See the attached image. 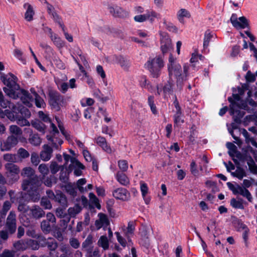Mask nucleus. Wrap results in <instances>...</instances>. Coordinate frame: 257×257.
Here are the masks:
<instances>
[{
  "label": "nucleus",
  "mask_w": 257,
  "mask_h": 257,
  "mask_svg": "<svg viewBox=\"0 0 257 257\" xmlns=\"http://www.w3.org/2000/svg\"><path fill=\"white\" fill-rule=\"evenodd\" d=\"M21 175L28 178L23 181V189L28 191L33 201H38L40 197L38 190L39 182L38 177L35 175L34 170L30 167H25L23 169Z\"/></svg>",
  "instance_id": "obj_1"
},
{
  "label": "nucleus",
  "mask_w": 257,
  "mask_h": 257,
  "mask_svg": "<svg viewBox=\"0 0 257 257\" xmlns=\"http://www.w3.org/2000/svg\"><path fill=\"white\" fill-rule=\"evenodd\" d=\"M169 75L170 78L174 76L176 79L177 87L181 89L183 82L186 80L189 66L185 64L183 66V71L181 66L177 63L176 59L172 54L170 55L167 64Z\"/></svg>",
  "instance_id": "obj_2"
},
{
  "label": "nucleus",
  "mask_w": 257,
  "mask_h": 257,
  "mask_svg": "<svg viewBox=\"0 0 257 257\" xmlns=\"http://www.w3.org/2000/svg\"><path fill=\"white\" fill-rule=\"evenodd\" d=\"M233 99L231 97H228V100L230 102V113L233 115L234 120L236 122L240 121L244 113L243 111L238 110L239 108L245 109L247 107L246 102L240 100V97L238 94H233Z\"/></svg>",
  "instance_id": "obj_3"
},
{
  "label": "nucleus",
  "mask_w": 257,
  "mask_h": 257,
  "mask_svg": "<svg viewBox=\"0 0 257 257\" xmlns=\"http://www.w3.org/2000/svg\"><path fill=\"white\" fill-rule=\"evenodd\" d=\"M164 65L163 57L157 56L154 58H149L145 63V67L149 71L151 77L157 78L160 76L161 70Z\"/></svg>",
  "instance_id": "obj_4"
},
{
  "label": "nucleus",
  "mask_w": 257,
  "mask_h": 257,
  "mask_svg": "<svg viewBox=\"0 0 257 257\" xmlns=\"http://www.w3.org/2000/svg\"><path fill=\"white\" fill-rule=\"evenodd\" d=\"M5 93L10 97L16 99L20 98L22 102L27 106L31 107L32 105L33 97L30 95L29 92L23 89H18L15 93L11 92L9 90L6 89Z\"/></svg>",
  "instance_id": "obj_5"
},
{
  "label": "nucleus",
  "mask_w": 257,
  "mask_h": 257,
  "mask_svg": "<svg viewBox=\"0 0 257 257\" xmlns=\"http://www.w3.org/2000/svg\"><path fill=\"white\" fill-rule=\"evenodd\" d=\"M1 78L4 84L7 86L3 88L5 92L7 89L11 92L15 93L20 88L19 85L17 83V78L13 74L9 73L8 75L2 74Z\"/></svg>",
  "instance_id": "obj_6"
},
{
  "label": "nucleus",
  "mask_w": 257,
  "mask_h": 257,
  "mask_svg": "<svg viewBox=\"0 0 257 257\" xmlns=\"http://www.w3.org/2000/svg\"><path fill=\"white\" fill-rule=\"evenodd\" d=\"M50 134L47 135L46 138L49 143L56 150H60L63 141L59 137V132L54 123H51Z\"/></svg>",
  "instance_id": "obj_7"
},
{
  "label": "nucleus",
  "mask_w": 257,
  "mask_h": 257,
  "mask_svg": "<svg viewBox=\"0 0 257 257\" xmlns=\"http://www.w3.org/2000/svg\"><path fill=\"white\" fill-rule=\"evenodd\" d=\"M6 170V175L10 182L14 183L17 181L19 178L20 170L19 167L13 163H7L5 165Z\"/></svg>",
  "instance_id": "obj_8"
},
{
  "label": "nucleus",
  "mask_w": 257,
  "mask_h": 257,
  "mask_svg": "<svg viewBox=\"0 0 257 257\" xmlns=\"http://www.w3.org/2000/svg\"><path fill=\"white\" fill-rule=\"evenodd\" d=\"M227 185L234 194H240L246 197L249 201H251V195L248 190L245 188L241 187L238 184L234 185L230 182L227 183Z\"/></svg>",
  "instance_id": "obj_9"
},
{
  "label": "nucleus",
  "mask_w": 257,
  "mask_h": 257,
  "mask_svg": "<svg viewBox=\"0 0 257 257\" xmlns=\"http://www.w3.org/2000/svg\"><path fill=\"white\" fill-rule=\"evenodd\" d=\"M232 26L236 29H243L248 27V21L245 17L237 18V15L233 14L230 19Z\"/></svg>",
  "instance_id": "obj_10"
},
{
  "label": "nucleus",
  "mask_w": 257,
  "mask_h": 257,
  "mask_svg": "<svg viewBox=\"0 0 257 257\" xmlns=\"http://www.w3.org/2000/svg\"><path fill=\"white\" fill-rule=\"evenodd\" d=\"M49 103L52 107L56 111L59 110L61 106L66 104L63 97L58 93L51 95Z\"/></svg>",
  "instance_id": "obj_11"
},
{
  "label": "nucleus",
  "mask_w": 257,
  "mask_h": 257,
  "mask_svg": "<svg viewBox=\"0 0 257 257\" xmlns=\"http://www.w3.org/2000/svg\"><path fill=\"white\" fill-rule=\"evenodd\" d=\"M17 137L10 135L7 139L1 143V150L2 151H9L15 147L18 143Z\"/></svg>",
  "instance_id": "obj_12"
},
{
  "label": "nucleus",
  "mask_w": 257,
  "mask_h": 257,
  "mask_svg": "<svg viewBox=\"0 0 257 257\" xmlns=\"http://www.w3.org/2000/svg\"><path fill=\"white\" fill-rule=\"evenodd\" d=\"M16 214L13 211H11L8 215L6 226L9 233L13 234L15 232L17 228Z\"/></svg>",
  "instance_id": "obj_13"
},
{
  "label": "nucleus",
  "mask_w": 257,
  "mask_h": 257,
  "mask_svg": "<svg viewBox=\"0 0 257 257\" xmlns=\"http://www.w3.org/2000/svg\"><path fill=\"white\" fill-rule=\"evenodd\" d=\"M176 109V113L174 115V122L175 126H179L184 122L183 116L181 111V107L177 99L174 102Z\"/></svg>",
  "instance_id": "obj_14"
},
{
  "label": "nucleus",
  "mask_w": 257,
  "mask_h": 257,
  "mask_svg": "<svg viewBox=\"0 0 257 257\" xmlns=\"http://www.w3.org/2000/svg\"><path fill=\"white\" fill-rule=\"evenodd\" d=\"M108 9L109 12L115 17L124 18L127 17L128 15L127 12L115 5H109Z\"/></svg>",
  "instance_id": "obj_15"
},
{
  "label": "nucleus",
  "mask_w": 257,
  "mask_h": 257,
  "mask_svg": "<svg viewBox=\"0 0 257 257\" xmlns=\"http://www.w3.org/2000/svg\"><path fill=\"white\" fill-rule=\"evenodd\" d=\"M162 37L161 40V49L162 53L165 54L172 48V41L170 38L166 34L162 35Z\"/></svg>",
  "instance_id": "obj_16"
},
{
  "label": "nucleus",
  "mask_w": 257,
  "mask_h": 257,
  "mask_svg": "<svg viewBox=\"0 0 257 257\" xmlns=\"http://www.w3.org/2000/svg\"><path fill=\"white\" fill-rule=\"evenodd\" d=\"M112 195L116 199L123 201L128 200L130 198L129 192L123 188H118L114 190L112 192Z\"/></svg>",
  "instance_id": "obj_17"
},
{
  "label": "nucleus",
  "mask_w": 257,
  "mask_h": 257,
  "mask_svg": "<svg viewBox=\"0 0 257 257\" xmlns=\"http://www.w3.org/2000/svg\"><path fill=\"white\" fill-rule=\"evenodd\" d=\"M42 150L40 153V157L41 159L45 162L49 161L53 154V149L48 145L45 144L42 147Z\"/></svg>",
  "instance_id": "obj_18"
},
{
  "label": "nucleus",
  "mask_w": 257,
  "mask_h": 257,
  "mask_svg": "<svg viewBox=\"0 0 257 257\" xmlns=\"http://www.w3.org/2000/svg\"><path fill=\"white\" fill-rule=\"evenodd\" d=\"M173 86V81L170 78L169 80L163 87L159 85L157 86V93L158 95H161L163 93L164 96H165L167 93H170L172 92Z\"/></svg>",
  "instance_id": "obj_19"
},
{
  "label": "nucleus",
  "mask_w": 257,
  "mask_h": 257,
  "mask_svg": "<svg viewBox=\"0 0 257 257\" xmlns=\"http://www.w3.org/2000/svg\"><path fill=\"white\" fill-rule=\"evenodd\" d=\"M98 219L95 222V225L99 229L102 227H106L109 224V221L106 215L99 213L98 214Z\"/></svg>",
  "instance_id": "obj_20"
},
{
  "label": "nucleus",
  "mask_w": 257,
  "mask_h": 257,
  "mask_svg": "<svg viewBox=\"0 0 257 257\" xmlns=\"http://www.w3.org/2000/svg\"><path fill=\"white\" fill-rule=\"evenodd\" d=\"M115 177L118 182L121 185L127 186L130 184L129 178L123 172L118 171L116 173Z\"/></svg>",
  "instance_id": "obj_21"
},
{
  "label": "nucleus",
  "mask_w": 257,
  "mask_h": 257,
  "mask_svg": "<svg viewBox=\"0 0 257 257\" xmlns=\"http://www.w3.org/2000/svg\"><path fill=\"white\" fill-rule=\"evenodd\" d=\"M25 130H28V132L31 133L28 139L29 143L34 146H39L42 143V140L39 135L37 134H33L32 130L30 129L26 128Z\"/></svg>",
  "instance_id": "obj_22"
},
{
  "label": "nucleus",
  "mask_w": 257,
  "mask_h": 257,
  "mask_svg": "<svg viewBox=\"0 0 257 257\" xmlns=\"http://www.w3.org/2000/svg\"><path fill=\"white\" fill-rule=\"evenodd\" d=\"M227 148L228 149V154L232 157L236 156L238 159H240L241 154L237 150V147L235 145L230 142H227L226 144Z\"/></svg>",
  "instance_id": "obj_23"
},
{
  "label": "nucleus",
  "mask_w": 257,
  "mask_h": 257,
  "mask_svg": "<svg viewBox=\"0 0 257 257\" xmlns=\"http://www.w3.org/2000/svg\"><path fill=\"white\" fill-rule=\"evenodd\" d=\"M113 63L119 64L124 69H127L130 66L129 61L125 58L119 56L112 57Z\"/></svg>",
  "instance_id": "obj_24"
},
{
  "label": "nucleus",
  "mask_w": 257,
  "mask_h": 257,
  "mask_svg": "<svg viewBox=\"0 0 257 257\" xmlns=\"http://www.w3.org/2000/svg\"><path fill=\"white\" fill-rule=\"evenodd\" d=\"M24 8L26 10L25 14V19L28 22L32 21L35 14L33 7L29 3H25L24 5Z\"/></svg>",
  "instance_id": "obj_25"
},
{
  "label": "nucleus",
  "mask_w": 257,
  "mask_h": 257,
  "mask_svg": "<svg viewBox=\"0 0 257 257\" xmlns=\"http://www.w3.org/2000/svg\"><path fill=\"white\" fill-rule=\"evenodd\" d=\"M96 142L98 145H99L102 149L108 153H111L112 152L111 149L107 145L106 140L104 138L102 137H98L96 139Z\"/></svg>",
  "instance_id": "obj_26"
},
{
  "label": "nucleus",
  "mask_w": 257,
  "mask_h": 257,
  "mask_svg": "<svg viewBox=\"0 0 257 257\" xmlns=\"http://www.w3.org/2000/svg\"><path fill=\"white\" fill-rule=\"evenodd\" d=\"M63 157L66 164L70 160L71 163L73 164V165L75 166L76 167H78L79 169H84V166L78 160L75 159V158L71 157L69 155L67 154L66 153L63 154Z\"/></svg>",
  "instance_id": "obj_27"
},
{
  "label": "nucleus",
  "mask_w": 257,
  "mask_h": 257,
  "mask_svg": "<svg viewBox=\"0 0 257 257\" xmlns=\"http://www.w3.org/2000/svg\"><path fill=\"white\" fill-rule=\"evenodd\" d=\"M82 207L78 203L76 204L74 206L70 207L68 209V216L70 217H74L76 215L79 214L82 210Z\"/></svg>",
  "instance_id": "obj_28"
},
{
  "label": "nucleus",
  "mask_w": 257,
  "mask_h": 257,
  "mask_svg": "<svg viewBox=\"0 0 257 257\" xmlns=\"http://www.w3.org/2000/svg\"><path fill=\"white\" fill-rule=\"evenodd\" d=\"M13 246L18 251L25 250L28 248L27 240H19L13 244Z\"/></svg>",
  "instance_id": "obj_29"
},
{
  "label": "nucleus",
  "mask_w": 257,
  "mask_h": 257,
  "mask_svg": "<svg viewBox=\"0 0 257 257\" xmlns=\"http://www.w3.org/2000/svg\"><path fill=\"white\" fill-rule=\"evenodd\" d=\"M177 17L178 21L181 23H184V19L185 18H190V13L185 9H182L180 10L177 14Z\"/></svg>",
  "instance_id": "obj_30"
},
{
  "label": "nucleus",
  "mask_w": 257,
  "mask_h": 257,
  "mask_svg": "<svg viewBox=\"0 0 257 257\" xmlns=\"http://www.w3.org/2000/svg\"><path fill=\"white\" fill-rule=\"evenodd\" d=\"M32 216L35 218H40L45 214L44 211L39 206H35L31 210Z\"/></svg>",
  "instance_id": "obj_31"
},
{
  "label": "nucleus",
  "mask_w": 257,
  "mask_h": 257,
  "mask_svg": "<svg viewBox=\"0 0 257 257\" xmlns=\"http://www.w3.org/2000/svg\"><path fill=\"white\" fill-rule=\"evenodd\" d=\"M56 215L61 218H65L66 223H68L70 220V217L67 214L65 210L61 208H58L56 210Z\"/></svg>",
  "instance_id": "obj_32"
},
{
  "label": "nucleus",
  "mask_w": 257,
  "mask_h": 257,
  "mask_svg": "<svg viewBox=\"0 0 257 257\" xmlns=\"http://www.w3.org/2000/svg\"><path fill=\"white\" fill-rule=\"evenodd\" d=\"M32 125L39 132L44 134L46 130L45 125L39 120L31 121Z\"/></svg>",
  "instance_id": "obj_33"
},
{
  "label": "nucleus",
  "mask_w": 257,
  "mask_h": 257,
  "mask_svg": "<svg viewBox=\"0 0 257 257\" xmlns=\"http://www.w3.org/2000/svg\"><path fill=\"white\" fill-rule=\"evenodd\" d=\"M54 200L62 205H67V198L65 195L61 192L56 193Z\"/></svg>",
  "instance_id": "obj_34"
},
{
  "label": "nucleus",
  "mask_w": 257,
  "mask_h": 257,
  "mask_svg": "<svg viewBox=\"0 0 257 257\" xmlns=\"http://www.w3.org/2000/svg\"><path fill=\"white\" fill-rule=\"evenodd\" d=\"M98 244L104 250L108 249L109 247V241L106 236H101L98 241Z\"/></svg>",
  "instance_id": "obj_35"
},
{
  "label": "nucleus",
  "mask_w": 257,
  "mask_h": 257,
  "mask_svg": "<svg viewBox=\"0 0 257 257\" xmlns=\"http://www.w3.org/2000/svg\"><path fill=\"white\" fill-rule=\"evenodd\" d=\"M10 133L16 137L22 135L23 132L21 128L16 125H11L9 127Z\"/></svg>",
  "instance_id": "obj_36"
},
{
  "label": "nucleus",
  "mask_w": 257,
  "mask_h": 257,
  "mask_svg": "<svg viewBox=\"0 0 257 257\" xmlns=\"http://www.w3.org/2000/svg\"><path fill=\"white\" fill-rule=\"evenodd\" d=\"M4 159L10 163H17L19 162V159L16 154H6L3 156Z\"/></svg>",
  "instance_id": "obj_37"
},
{
  "label": "nucleus",
  "mask_w": 257,
  "mask_h": 257,
  "mask_svg": "<svg viewBox=\"0 0 257 257\" xmlns=\"http://www.w3.org/2000/svg\"><path fill=\"white\" fill-rule=\"evenodd\" d=\"M163 24L166 28L169 31L177 33L178 32L177 28L172 23L168 22L165 19H163Z\"/></svg>",
  "instance_id": "obj_38"
},
{
  "label": "nucleus",
  "mask_w": 257,
  "mask_h": 257,
  "mask_svg": "<svg viewBox=\"0 0 257 257\" xmlns=\"http://www.w3.org/2000/svg\"><path fill=\"white\" fill-rule=\"evenodd\" d=\"M64 187L66 191L71 196L74 197L77 195L76 188L71 183H68Z\"/></svg>",
  "instance_id": "obj_39"
},
{
  "label": "nucleus",
  "mask_w": 257,
  "mask_h": 257,
  "mask_svg": "<svg viewBox=\"0 0 257 257\" xmlns=\"http://www.w3.org/2000/svg\"><path fill=\"white\" fill-rule=\"evenodd\" d=\"M51 16L55 22L57 23L62 28V31H64V25L63 23L61 17L57 14V13L56 12H53L52 15H51Z\"/></svg>",
  "instance_id": "obj_40"
},
{
  "label": "nucleus",
  "mask_w": 257,
  "mask_h": 257,
  "mask_svg": "<svg viewBox=\"0 0 257 257\" xmlns=\"http://www.w3.org/2000/svg\"><path fill=\"white\" fill-rule=\"evenodd\" d=\"M86 183V180L85 178H82L79 179L77 183L76 186L79 191L81 193H84L87 191V189L86 187H83L82 186L85 184Z\"/></svg>",
  "instance_id": "obj_41"
},
{
  "label": "nucleus",
  "mask_w": 257,
  "mask_h": 257,
  "mask_svg": "<svg viewBox=\"0 0 257 257\" xmlns=\"http://www.w3.org/2000/svg\"><path fill=\"white\" fill-rule=\"evenodd\" d=\"M34 95L35 96L36 105L39 108L44 107L46 104L44 100L37 94L36 92H34Z\"/></svg>",
  "instance_id": "obj_42"
},
{
  "label": "nucleus",
  "mask_w": 257,
  "mask_h": 257,
  "mask_svg": "<svg viewBox=\"0 0 257 257\" xmlns=\"http://www.w3.org/2000/svg\"><path fill=\"white\" fill-rule=\"evenodd\" d=\"M17 156H18L22 160L27 158L29 157V153L25 149L20 148L17 151Z\"/></svg>",
  "instance_id": "obj_43"
},
{
  "label": "nucleus",
  "mask_w": 257,
  "mask_h": 257,
  "mask_svg": "<svg viewBox=\"0 0 257 257\" xmlns=\"http://www.w3.org/2000/svg\"><path fill=\"white\" fill-rule=\"evenodd\" d=\"M247 164L250 172L253 174H257V166L252 158H250L247 160Z\"/></svg>",
  "instance_id": "obj_44"
},
{
  "label": "nucleus",
  "mask_w": 257,
  "mask_h": 257,
  "mask_svg": "<svg viewBox=\"0 0 257 257\" xmlns=\"http://www.w3.org/2000/svg\"><path fill=\"white\" fill-rule=\"evenodd\" d=\"M38 170L44 177L47 175L49 172L48 166L45 164H40L38 167Z\"/></svg>",
  "instance_id": "obj_45"
},
{
  "label": "nucleus",
  "mask_w": 257,
  "mask_h": 257,
  "mask_svg": "<svg viewBox=\"0 0 257 257\" xmlns=\"http://www.w3.org/2000/svg\"><path fill=\"white\" fill-rule=\"evenodd\" d=\"M89 197L90 202L94 204L97 208L100 209L101 208L100 204L99 203V200L93 193H90L89 194Z\"/></svg>",
  "instance_id": "obj_46"
},
{
  "label": "nucleus",
  "mask_w": 257,
  "mask_h": 257,
  "mask_svg": "<svg viewBox=\"0 0 257 257\" xmlns=\"http://www.w3.org/2000/svg\"><path fill=\"white\" fill-rule=\"evenodd\" d=\"M46 244L48 248L51 251L55 250L58 247L57 243L53 238H49L47 241Z\"/></svg>",
  "instance_id": "obj_47"
},
{
  "label": "nucleus",
  "mask_w": 257,
  "mask_h": 257,
  "mask_svg": "<svg viewBox=\"0 0 257 257\" xmlns=\"http://www.w3.org/2000/svg\"><path fill=\"white\" fill-rule=\"evenodd\" d=\"M230 205L232 207L236 209H243V205L241 201L236 200L234 198H232L230 200Z\"/></svg>",
  "instance_id": "obj_48"
},
{
  "label": "nucleus",
  "mask_w": 257,
  "mask_h": 257,
  "mask_svg": "<svg viewBox=\"0 0 257 257\" xmlns=\"http://www.w3.org/2000/svg\"><path fill=\"white\" fill-rule=\"evenodd\" d=\"M118 166L122 172H125L128 169V163L124 160H119L118 161Z\"/></svg>",
  "instance_id": "obj_49"
},
{
  "label": "nucleus",
  "mask_w": 257,
  "mask_h": 257,
  "mask_svg": "<svg viewBox=\"0 0 257 257\" xmlns=\"http://www.w3.org/2000/svg\"><path fill=\"white\" fill-rule=\"evenodd\" d=\"M69 242L70 246L74 249H77L80 247V242L78 239L75 237L70 238Z\"/></svg>",
  "instance_id": "obj_50"
},
{
  "label": "nucleus",
  "mask_w": 257,
  "mask_h": 257,
  "mask_svg": "<svg viewBox=\"0 0 257 257\" xmlns=\"http://www.w3.org/2000/svg\"><path fill=\"white\" fill-rule=\"evenodd\" d=\"M146 15L148 20H150L152 22L154 21L155 18H158L160 16L159 14L154 11H147Z\"/></svg>",
  "instance_id": "obj_51"
},
{
  "label": "nucleus",
  "mask_w": 257,
  "mask_h": 257,
  "mask_svg": "<svg viewBox=\"0 0 257 257\" xmlns=\"http://www.w3.org/2000/svg\"><path fill=\"white\" fill-rule=\"evenodd\" d=\"M31 162L32 164L35 166H37L40 162V160L38 155L35 152L31 154Z\"/></svg>",
  "instance_id": "obj_52"
},
{
  "label": "nucleus",
  "mask_w": 257,
  "mask_h": 257,
  "mask_svg": "<svg viewBox=\"0 0 257 257\" xmlns=\"http://www.w3.org/2000/svg\"><path fill=\"white\" fill-rule=\"evenodd\" d=\"M11 103L5 99L2 92L0 90V105L3 108H7L8 106L11 107Z\"/></svg>",
  "instance_id": "obj_53"
},
{
  "label": "nucleus",
  "mask_w": 257,
  "mask_h": 257,
  "mask_svg": "<svg viewBox=\"0 0 257 257\" xmlns=\"http://www.w3.org/2000/svg\"><path fill=\"white\" fill-rule=\"evenodd\" d=\"M134 19L138 23H143L148 20L146 13L144 14L138 15L134 17Z\"/></svg>",
  "instance_id": "obj_54"
},
{
  "label": "nucleus",
  "mask_w": 257,
  "mask_h": 257,
  "mask_svg": "<svg viewBox=\"0 0 257 257\" xmlns=\"http://www.w3.org/2000/svg\"><path fill=\"white\" fill-rule=\"evenodd\" d=\"M55 179L53 176L43 178L44 184L48 187H51L53 183H55Z\"/></svg>",
  "instance_id": "obj_55"
},
{
  "label": "nucleus",
  "mask_w": 257,
  "mask_h": 257,
  "mask_svg": "<svg viewBox=\"0 0 257 257\" xmlns=\"http://www.w3.org/2000/svg\"><path fill=\"white\" fill-rule=\"evenodd\" d=\"M41 204L46 209H50L52 208V205L50 200L46 198H42Z\"/></svg>",
  "instance_id": "obj_56"
},
{
  "label": "nucleus",
  "mask_w": 257,
  "mask_h": 257,
  "mask_svg": "<svg viewBox=\"0 0 257 257\" xmlns=\"http://www.w3.org/2000/svg\"><path fill=\"white\" fill-rule=\"evenodd\" d=\"M16 120L17 123L21 126H29L30 125V123L29 122V121L27 120L26 118H24L23 117H21L16 118Z\"/></svg>",
  "instance_id": "obj_57"
},
{
  "label": "nucleus",
  "mask_w": 257,
  "mask_h": 257,
  "mask_svg": "<svg viewBox=\"0 0 257 257\" xmlns=\"http://www.w3.org/2000/svg\"><path fill=\"white\" fill-rule=\"evenodd\" d=\"M15 251L14 250L6 249L0 254V257H15Z\"/></svg>",
  "instance_id": "obj_58"
},
{
  "label": "nucleus",
  "mask_w": 257,
  "mask_h": 257,
  "mask_svg": "<svg viewBox=\"0 0 257 257\" xmlns=\"http://www.w3.org/2000/svg\"><path fill=\"white\" fill-rule=\"evenodd\" d=\"M50 169L52 174H55L59 170V166L56 162L52 161L50 165Z\"/></svg>",
  "instance_id": "obj_59"
},
{
  "label": "nucleus",
  "mask_w": 257,
  "mask_h": 257,
  "mask_svg": "<svg viewBox=\"0 0 257 257\" xmlns=\"http://www.w3.org/2000/svg\"><path fill=\"white\" fill-rule=\"evenodd\" d=\"M148 103L150 106L151 109L154 114H156L157 112L156 107L154 103V97L150 96L148 97Z\"/></svg>",
  "instance_id": "obj_60"
},
{
  "label": "nucleus",
  "mask_w": 257,
  "mask_h": 257,
  "mask_svg": "<svg viewBox=\"0 0 257 257\" xmlns=\"http://www.w3.org/2000/svg\"><path fill=\"white\" fill-rule=\"evenodd\" d=\"M135 226L132 222H128L127 227L125 232L126 235L129 237L132 235L134 231Z\"/></svg>",
  "instance_id": "obj_61"
},
{
  "label": "nucleus",
  "mask_w": 257,
  "mask_h": 257,
  "mask_svg": "<svg viewBox=\"0 0 257 257\" xmlns=\"http://www.w3.org/2000/svg\"><path fill=\"white\" fill-rule=\"evenodd\" d=\"M27 243L28 245V248H31L32 249L36 250L38 249L39 248V244L36 240L32 239L27 240Z\"/></svg>",
  "instance_id": "obj_62"
},
{
  "label": "nucleus",
  "mask_w": 257,
  "mask_h": 257,
  "mask_svg": "<svg viewBox=\"0 0 257 257\" xmlns=\"http://www.w3.org/2000/svg\"><path fill=\"white\" fill-rule=\"evenodd\" d=\"M140 84L142 88L149 89V82L146 76H142L140 80Z\"/></svg>",
  "instance_id": "obj_63"
},
{
  "label": "nucleus",
  "mask_w": 257,
  "mask_h": 257,
  "mask_svg": "<svg viewBox=\"0 0 257 257\" xmlns=\"http://www.w3.org/2000/svg\"><path fill=\"white\" fill-rule=\"evenodd\" d=\"M11 203L9 201H6L4 203L3 208L2 209V213L5 215L7 212L10 209L11 207Z\"/></svg>",
  "instance_id": "obj_64"
}]
</instances>
